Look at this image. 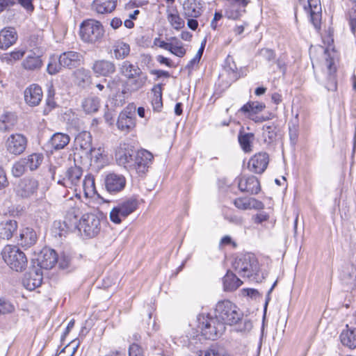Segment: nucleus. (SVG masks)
Returning a JSON list of instances; mask_svg holds the SVG:
<instances>
[{
  "label": "nucleus",
  "mask_w": 356,
  "mask_h": 356,
  "mask_svg": "<svg viewBox=\"0 0 356 356\" xmlns=\"http://www.w3.org/2000/svg\"><path fill=\"white\" fill-rule=\"evenodd\" d=\"M214 314L215 318L205 314L197 317V332L207 339L214 340L225 331V324H236L243 316L237 306L229 300L218 302Z\"/></svg>",
  "instance_id": "obj_1"
},
{
  "label": "nucleus",
  "mask_w": 356,
  "mask_h": 356,
  "mask_svg": "<svg viewBox=\"0 0 356 356\" xmlns=\"http://www.w3.org/2000/svg\"><path fill=\"white\" fill-rule=\"evenodd\" d=\"M1 254L4 262L12 270L22 272L26 269L28 264L27 258L17 246L6 245L2 249Z\"/></svg>",
  "instance_id": "obj_2"
},
{
  "label": "nucleus",
  "mask_w": 356,
  "mask_h": 356,
  "mask_svg": "<svg viewBox=\"0 0 356 356\" xmlns=\"http://www.w3.org/2000/svg\"><path fill=\"white\" fill-rule=\"evenodd\" d=\"M105 30L102 23L93 19L83 21L80 25L79 35L81 40L87 43L96 44L102 41Z\"/></svg>",
  "instance_id": "obj_3"
},
{
  "label": "nucleus",
  "mask_w": 356,
  "mask_h": 356,
  "mask_svg": "<svg viewBox=\"0 0 356 356\" xmlns=\"http://www.w3.org/2000/svg\"><path fill=\"white\" fill-rule=\"evenodd\" d=\"M234 268L237 273L243 277H250L256 275L259 270L257 259L251 254H247L236 259L234 263Z\"/></svg>",
  "instance_id": "obj_4"
},
{
  "label": "nucleus",
  "mask_w": 356,
  "mask_h": 356,
  "mask_svg": "<svg viewBox=\"0 0 356 356\" xmlns=\"http://www.w3.org/2000/svg\"><path fill=\"white\" fill-rule=\"evenodd\" d=\"M138 206V202L136 198L130 197L120 202L110 212L111 220L119 224L122 219L126 218L128 216L136 210Z\"/></svg>",
  "instance_id": "obj_5"
},
{
  "label": "nucleus",
  "mask_w": 356,
  "mask_h": 356,
  "mask_svg": "<svg viewBox=\"0 0 356 356\" xmlns=\"http://www.w3.org/2000/svg\"><path fill=\"white\" fill-rule=\"evenodd\" d=\"M76 228L79 231H83L86 236L92 238L99 233L101 230V221L96 215L86 213L82 216Z\"/></svg>",
  "instance_id": "obj_6"
},
{
  "label": "nucleus",
  "mask_w": 356,
  "mask_h": 356,
  "mask_svg": "<svg viewBox=\"0 0 356 356\" xmlns=\"http://www.w3.org/2000/svg\"><path fill=\"white\" fill-rule=\"evenodd\" d=\"M153 158L152 154L147 150L138 151L135 154L129 170H134L139 175H144L152 164Z\"/></svg>",
  "instance_id": "obj_7"
},
{
  "label": "nucleus",
  "mask_w": 356,
  "mask_h": 356,
  "mask_svg": "<svg viewBox=\"0 0 356 356\" xmlns=\"http://www.w3.org/2000/svg\"><path fill=\"white\" fill-rule=\"evenodd\" d=\"M27 146V138L21 134H11L5 142L7 152L15 156L22 154Z\"/></svg>",
  "instance_id": "obj_8"
},
{
  "label": "nucleus",
  "mask_w": 356,
  "mask_h": 356,
  "mask_svg": "<svg viewBox=\"0 0 356 356\" xmlns=\"http://www.w3.org/2000/svg\"><path fill=\"white\" fill-rule=\"evenodd\" d=\"M83 175L81 168L74 165L68 168L62 178L58 180V184L66 188H76L81 182Z\"/></svg>",
  "instance_id": "obj_9"
},
{
  "label": "nucleus",
  "mask_w": 356,
  "mask_h": 356,
  "mask_svg": "<svg viewBox=\"0 0 356 356\" xmlns=\"http://www.w3.org/2000/svg\"><path fill=\"white\" fill-rule=\"evenodd\" d=\"M136 152L134 147L127 143L120 144L115 152V160L120 165L129 170L133 163Z\"/></svg>",
  "instance_id": "obj_10"
},
{
  "label": "nucleus",
  "mask_w": 356,
  "mask_h": 356,
  "mask_svg": "<svg viewBox=\"0 0 356 356\" xmlns=\"http://www.w3.org/2000/svg\"><path fill=\"white\" fill-rule=\"evenodd\" d=\"M127 180L124 175L115 172L108 173L104 179L106 190L110 193H118L126 186Z\"/></svg>",
  "instance_id": "obj_11"
},
{
  "label": "nucleus",
  "mask_w": 356,
  "mask_h": 356,
  "mask_svg": "<svg viewBox=\"0 0 356 356\" xmlns=\"http://www.w3.org/2000/svg\"><path fill=\"white\" fill-rule=\"evenodd\" d=\"M39 182L36 179L25 177L19 181L16 187V193L18 196L28 198L37 192Z\"/></svg>",
  "instance_id": "obj_12"
},
{
  "label": "nucleus",
  "mask_w": 356,
  "mask_h": 356,
  "mask_svg": "<svg viewBox=\"0 0 356 356\" xmlns=\"http://www.w3.org/2000/svg\"><path fill=\"white\" fill-rule=\"evenodd\" d=\"M36 261L40 268H52L58 261L56 252L50 248H44L38 254Z\"/></svg>",
  "instance_id": "obj_13"
},
{
  "label": "nucleus",
  "mask_w": 356,
  "mask_h": 356,
  "mask_svg": "<svg viewBox=\"0 0 356 356\" xmlns=\"http://www.w3.org/2000/svg\"><path fill=\"white\" fill-rule=\"evenodd\" d=\"M43 92L38 84H31L24 91V98L26 104L30 106L39 105L42 99Z\"/></svg>",
  "instance_id": "obj_14"
},
{
  "label": "nucleus",
  "mask_w": 356,
  "mask_h": 356,
  "mask_svg": "<svg viewBox=\"0 0 356 356\" xmlns=\"http://www.w3.org/2000/svg\"><path fill=\"white\" fill-rule=\"evenodd\" d=\"M58 61L63 67L72 69L80 66L83 62V56L81 54L69 51L61 54Z\"/></svg>",
  "instance_id": "obj_15"
},
{
  "label": "nucleus",
  "mask_w": 356,
  "mask_h": 356,
  "mask_svg": "<svg viewBox=\"0 0 356 356\" xmlns=\"http://www.w3.org/2000/svg\"><path fill=\"white\" fill-rule=\"evenodd\" d=\"M269 162L268 155L265 152H260L252 156L248 162L250 171L261 174L266 169Z\"/></svg>",
  "instance_id": "obj_16"
},
{
  "label": "nucleus",
  "mask_w": 356,
  "mask_h": 356,
  "mask_svg": "<svg viewBox=\"0 0 356 356\" xmlns=\"http://www.w3.org/2000/svg\"><path fill=\"white\" fill-rule=\"evenodd\" d=\"M42 282V273L40 268H33L26 273L23 280L24 286L29 290L33 291L35 288L39 287Z\"/></svg>",
  "instance_id": "obj_17"
},
{
  "label": "nucleus",
  "mask_w": 356,
  "mask_h": 356,
  "mask_svg": "<svg viewBox=\"0 0 356 356\" xmlns=\"http://www.w3.org/2000/svg\"><path fill=\"white\" fill-rule=\"evenodd\" d=\"M204 2L202 0H185L183 3L185 17H199L203 11Z\"/></svg>",
  "instance_id": "obj_18"
},
{
  "label": "nucleus",
  "mask_w": 356,
  "mask_h": 356,
  "mask_svg": "<svg viewBox=\"0 0 356 356\" xmlns=\"http://www.w3.org/2000/svg\"><path fill=\"white\" fill-rule=\"evenodd\" d=\"M238 188L241 191L257 194L260 191L258 179L254 176L242 177L238 179Z\"/></svg>",
  "instance_id": "obj_19"
},
{
  "label": "nucleus",
  "mask_w": 356,
  "mask_h": 356,
  "mask_svg": "<svg viewBox=\"0 0 356 356\" xmlns=\"http://www.w3.org/2000/svg\"><path fill=\"white\" fill-rule=\"evenodd\" d=\"M92 69L97 76H108L115 72V66L110 60H97L94 62Z\"/></svg>",
  "instance_id": "obj_20"
},
{
  "label": "nucleus",
  "mask_w": 356,
  "mask_h": 356,
  "mask_svg": "<svg viewBox=\"0 0 356 356\" xmlns=\"http://www.w3.org/2000/svg\"><path fill=\"white\" fill-rule=\"evenodd\" d=\"M135 120L132 117L131 112L124 110L120 113L117 121V126L120 131L126 133L129 132L135 127Z\"/></svg>",
  "instance_id": "obj_21"
},
{
  "label": "nucleus",
  "mask_w": 356,
  "mask_h": 356,
  "mask_svg": "<svg viewBox=\"0 0 356 356\" xmlns=\"http://www.w3.org/2000/svg\"><path fill=\"white\" fill-rule=\"evenodd\" d=\"M17 39V34L15 29L8 27L0 32V48L6 49L13 45Z\"/></svg>",
  "instance_id": "obj_22"
},
{
  "label": "nucleus",
  "mask_w": 356,
  "mask_h": 356,
  "mask_svg": "<svg viewBox=\"0 0 356 356\" xmlns=\"http://www.w3.org/2000/svg\"><path fill=\"white\" fill-rule=\"evenodd\" d=\"M340 340L343 346L350 349H355L356 348V328L350 327L347 325L346 328L340 334Z\"/></svg>",
  "instance_id": "obj_23"
},
{
  "label": "nucleus",
  "mask_w": 356,
  "mask_h": 356,
  "mask_svg": "<svg viewBox=\"0 0 356 356\" xmlns=\"http://www.w3.org/2000/svg\"><path fill=\"white\" fill-rule=\"evenodd\" d=\"M117 5V0H94L93 9L99 14H106L113 12Z\"/></svg>",
  "instance_id": "obj_24"
},
{
  "label": "nucleus",
  "mask_w": 356,
  "mask_h": 356,
  "mask_svg": "<svg viewBox=\"0 0 356 356\" xmlns=\"http://www.w3.org/2000/svg\"><path fill=\"white\" fill-rule=\"evenodd\" d=\"M37 241L35 232L29 227H26L21 231L19 234V244L26 248H30Z\"/></svg>",
  "instance_id": "obj_25"
},
{
  "label": "nucleus",
  "mask_w": 356,
  "mask_h": 356,
  "mask_svg": "<svg viewBox=\"0 0 356 356\" xmlns=\"http://www.w3.org/2000/svg\"><path fill=\"white\" fill-rule=\"evenodd\" d=\"M70 137L68 134L57 132L53 134L49 140V144L55 150L64 149L70 143Z\"/></svg>",
  "instance_id": "obj_26"
},
{
  "label": "nucleus",
  "mask_w": 356,
  "mask_h": 356,
  "mask_svg": "<svg viewBox=\"0 0 356 356\" xmlns=\"http://www.w3.org/2000/svg\"><path fill=\"white\" fill-rule=\"evenodd\" d=\"M120 71L128 80H131L134 76H136L142 72V70L138 65H134L128 60H125L122 63Z\"/></svg>",
  "instance_id": "obj_27"
},
{
  "label": "nucleus",
  "mask_w": 356,
  "mask_h": 356,
  "mask_svg": "<svg viewBox=\"0 0 356 356\" xmlns=\"http://www.w3.org/2000/svg\"><path fill=\"white\" fill-rule=\"evenodd\" d=\"M100 106V100L97 97L88 96L84 98L81 103L83 111L87 114L97 112Z\"/></svg>",
  "instance_id": "obj_28"
},
{
  "label": "nucleus",
  "mask_w": 356,
  "mask_h": 356,
  "mask_svg": "<svg viewBox=\"0 0 356 356\" xmlns=\"http://www.w3.org/2000/svg\"><path fill=\"white\" fill-rule=\"evenodd\" d=\"M72 200L68 201V204L71 207L70 210L67 211L64 222L69 228H76L78 227L79 221L78 217L80 215L79 209L76 207H72L70 203Z\"/></svg>",
  "instance_id": "obj_29"
},
{
  "label": "nucleus",
  "mask_w": 356,
  "mask_h": 356,
  "mask_svg": "<svg viewBox=\"0 0 356 356\" xmlns=\"http://www.w3.org/2000/svg\"><path fill=\"white\" fill-rule=\"evenodd\" d=\"M242 284L243 282L232 273L228 272L223 277V286L225 291H234Z\"/></svg>",
  "instance_id": "obj_30"
},
{
  "label": "nucleus",
  "mask_w": 356,
  "mask_h": 356,
  "mask_svg": "<svg viewBox=\"0 0 356 356\" xmlns=\"http://www.w3.org/2000/svg\"><path fill=\"white\" fill-rule=\"evenodd\" d=\"M90 161L97 168H102L107 163V156L104 154V149L99 147L90 149Z\"/></svg>",
  "instance_id": "obj_31"
},
{
  "label": "nucleus",
  "mask_w": 356,
  "mask_h": 356,
  "mask_svg": "<svg viewBox=\"0 0 356 356\" xmlns=\"http://www.w3.org/2000/svg\"><path fill=\"white\" fill-rule=\"evenodd\" d=\"M168 40L169 47L168 51L178 57H183L186 54V51L180 40L175 37H172Z\"/></svg>",
  "instance_id": "obj_32"
},
{
  "label": "nucleus",
  "mask_w": 356,
  "mask_h": 356,
  "mask_svg": "<svg viewBox=\"0 0 356 356\" xmlns=\"http://www.w3.org/2000/svg\"><path fill=\"white\" fill-rule=\"evenodd\" d=\"M42 61L39 56H36L35 53L28 55L23 61V67L28 70H35L41 67Z\"/></svg>",
  "instance_id": "obj_33"
},
{
  "label": "nucleus",
  "mask_w": 356,
  "mask_h": 356,
  "mask_svg": "<svg viewBox=\"0 0 356 356\" xmlns=\"http://www.w3.org/2000/svg\"><path fill=\"white\" fill-rule=\"evenodd\" d=\"M152 92L153 93V97L152 99V105L153 106V109L155 111H160L163 107L162 85H155L152 89Z\"/></svg>",
  "instance_id": "obj_34"
},
{
  "label": "nucleus",
  "mask_w": 356,
  "mask_h": 356,
  "mask_svg": "<svg viewBox=\"0 0 356 356\" xmlns=\"http://www.w3.org/2000/svg\"><path fill=\"white\" fill-rule=\"evenodd\" d=\"M147 79V76L142 72L139 75L134 76L131 80H128L127 90L131 92L138 90L145 85Z\"/></svg>",
  "instance_id": "obj_35"
},
{
  "label": "nucleus",
  "mask_w": 356,
  "mask_h": 356,
  "mask_svg": "<svg viewBox=\"0 0 356 356\" xmlns=\"http://www.w3.org/2000/svg\"><path fill=\"white\" fill-rule=\"evenodd\" d=\"M114 56L117 59H123L129 54L130 47L122 41H117L113 46Z\"/></svg>",
  "instance_id": "obj_36"
},
{
  "label": "nucleus",
  "mask_w": 356,
  "mask_h": 356,
  "mask_svg": "<svg viewBox=\"0 0 356 356\" xmlns=\"http://www.w3.org/2000/svg\"><path fill=\"white\" fill-rule=\"evenodd\" d=\"M16 116L12 113H6L0 118V131H7L13 129L16 123Z\"/></svg>",
  "instance_id": "obj_37"
},
{
  "label": "nucleus",
  "mask_w": 356,
  "mask_h": 356,
  "mask_svg": "<svg viewBox=\"0 0 356 356\" xmlns=\"http://www.w3.org/2000/svg\"><path fill=\"white\" fill-rule=\"evenodd\" d=\"M232 4H236L239 6V8L236 10H234L233 8L234 6H233L232 8L229 10L228 12V17L233 19H238L243 13H245V7L248 3V0H227Z\"/></svg>",
  "instance_id": "obj_38"
},
{
  "label": "nucleus",
  "mask_w": 356,
  "mask_h": 356,
  "mask_svg": "<svg viewBox=\"0 0 356 356\" xmlns=\"http://www.w3.org/2000/svg\"><path fill=\"white\" fill-rule=\"evenodd\" d=\"M23 159L27 168L33 171L36 170L41 165L43 161V155L42 154L34 153Z\"/></svg>",
  "instance_id": "obj_39"
},
{
  "label": "nucleus",
  "mask_w": 356,
  "mask_h": 356,
  "mask_svg": "<svg viewBox=\"0 0 356 356\" xmlns=\"http://www.w3.org/2000/svg\"><path fill=\"white\" fill-rule=\"evenodd\" d=\"M325 58L324 65L325 66V67L327 69V73L330 76V79L333 82V86H332V88H330V89L334 90V89H336V83L334 81V73L336 72V66L334 65V60L332 58L330 57V56L329 54H327V50L325 51Z\"/></svg>",
  "instance_id": "obj_40"
},
{
  "label": "nucleus",
  "mask_w": 356,
  "mask_h": 356,
  "mask_svg": "<svg viewBox=\"0 0 356 356\" xmlns=\"http://www.w3.org/2000/svg\"><path fill=\"white\" fill-rule=\"evenodd\" d=\"M1 225L3 226L1 235L7 240L10 239L17 229V222L13 220H9L2 222Z\"/></svg>",
  "instance_id": "obj_41"
},
{
  "label": "nucleus",
  "mask_w": 356,
  "mask_h": 356,
  "mask_svg": "<svg viewBox=\"0 0 356 356\" xmlns=\"http://www.w3.org/2000/svg\"><path fill=\"white\" fill-rule=\"evenodd\" d=\"M83 188L85 196L87 197H92L95 194V179L92 175H88L85 177L83 181Z\"/></svg>",
  "instance_id": "obj_42"
},
{
  "label": "nucleus",
  "mask_w": 356,
  "mask_h": 356,
  "mask_svg": "<svg viewBox=\"0 0 356 356\" xmlns=\"http://www.w3.org/2000/svg\"><path fill=\"white\" fill-rule=\"evenodd\" d=\"M265 104L259 102H250L243 106L241 111L248 113L249 115L256 114L265 108Z\"/></svg>",
  "instance_id": "obj_43"
},
{
  "label": "nucleus",
  "mask_w": 356,
  "mask_h": 356,
  "mask_svg": "<svg viewBox=\"0 0 356 356\" xmlns=\"http://www.w3.org/2000/svg\"><path fill=\"white\" fill-rule=\"evenodd\" d=\"M254 138L252 134L248 133L238 136V142L243 150L245 152L252 151V142Z\"/></svg>",
  "instance_id": "obj_44"
},
{
  "label": "nucleus",
  "mask_w": 356,
  "mask_h": 356,
  "mask_svg": "<svg viewBox=\"0 0 356 356\" xmlns=\"http://www.w3.org/2000/svg\"><path fill=\"white\" fill-rule=\"evenodd\" d=\"M167 18L170 24L177 30H179L184 26V20L179 16L177 11L169 13Z\"/></svg>",
  "instance_id": "obj_45"
},
{
  "label": "nucleus",
  "mask_w": 356,
  "mask_h": 356,
  "mask_svg": "<svg viewBox=\"0 0 356 356\" xmlns=\"http://www.w3.org/2000/svg\"><path fill=\"white\" fill-rule=\"evenodd\" d=\"M76 143L80 148L84 150L90 149L91 137L89 133H82L76 138Z\"/></svg>",
  "instance_id": "obj_46"
},
{
  "label": "nucleus",
  "mask_w": 356,
  "mask_h": 356,
  "mask_svg": "<svg viewBox=\"0 0 356 356\" xmlns=\"http://www.w3.org/2000/svg\"><path fill=\"white\" fill-rule=\"evenodd\" d=\"M321 5H316L314 8H312V4H310V16L311 21L316 29L320 28V21L321 17Z\"/></svg>",
  "instance_id": "obj_47"
},
{
  "label": "nucleus",
  "mask_w": 356,
  "mask_h": 356,
  "mask_svg": "<svg viewBox=\"0 0 356 356\" xmlns=\"http://www.w3.org/2000/svg\"><path fill=\"white\" fill-rule=\"evenodd\" d=\"M15 310L14 305L8 299L0 298V314H7L13 312Z\"/></svg>",
  "instance_id": "obj_48"
},
{
  "label": "nucleus",
  "mask_w": 356,
  "mask_h": 356,
  "mask_svg": "<svg viewBox=\"0 0 356 356\" xmlns=\"http://www.w3.org/2000/svg\"><path fill=\"white\" fill-rule=\"evenodd\" d=\"M27 168L23 159L15 162L12 168V174L16 177H21Z\"/></svg>",
  "instance_id": "obj_49"
},
{
  "label": "nucleus",
  "mask_w": 356,
  "mask_h": 356,
  "mask_svg": "<svg viewBox=\"0 0 356 356\" xmlns=\"http://www.w3.org/2000/svg\"><path fill=\"white\" fill-rule=\"evenodd\" d=\"M261 58L270 65L275 62V54L270 49H262L259 52Z\"/></svg>",
  "instance_id": "obj_50"
},
{
  "label": "nucleus",
  "mask_w": 356,
  "mask_h": 356,
  "mask_svg": "<svg viewBox=\"0 0 356 356\" xmlns=\"http://www.w3.org/2000/svg\"><path fill=\"white\" fill-rule=\"evenodd\" d=\"M354 4L349 11V24L353 33L356 32V0H350Z\"/></svg>",
  "instance_id": "obj_51"
},
{
  "label": "nucleus",
  "mask_w": 356,
  "mask_h": 356,
  "mask_svg": "<svg viewBox=\"0 0 356 356\" xmlns=\"http://www.w3.org/2000/svg\"><path fill=\"white\" fill-rule=\"evenodd\" d=\"M234 204L241 210L250 209V197H238L234 200Z\"/></svg>",
  "instance_id": "obj_52"
},
{
  "label": "nucleus",
  "mask_w": 356,
  "mask_h": 356,
  "mask_svg": "<svg viewBox=\"0 0 356 356\" xmlns=\"http://www.w3.org/2000/svg\"><path fill=\"white\" fill-rule=\"evenodd\" d=\"M63 66L60 62H57L56 59H51L47 65V72L50 74H55L60 72Z\"/></svg>",
  "instance_id": "obj_53"
},
{
  "label": "nucleus",
  "mask_w": 356,
  "mask_h": 356,
  "mask_svg": "<svg viewBox=\"0 0 356 356\" xmlns=\"http://www.w3.org/2000/svg\"><path fill=\"white\" fill-rule=\"evenodd\" d=\"M129 356H144L143 349L136 343L129 346Z\"/></svg>",
  "instance_id": "obj_54"
},
{
  "label": "nucleus",
  "mask_w": 356,
  "mask_h": 356,
  "mask_svg": "<svg viewBox=\"0 0 356 356\" xmlns=\"http://www.w3.org/2000/svg\"><path fill=\"white\" fill-rule=\"evenodd\" d=\"M274 129V127L272 126H266L264 128V134L265 137H268L270 140H273L276 136V133Z\"/></svg>",
  "instance_id": "obj_55"
},
{
  "label": "nucleus",
  "mask_w": 356,
  "mask_h": 356,
  "mask_svg": "<svg viewBox=\"0 0 356 356\" xmlns=\"http://www.w3.org/2000/svg\"><path fill=\"white\" fill-rule=\"evenodd\" d=\"M8 184L6 173L0 166V190L6 188Z\"/></svg>",
  "instance_id": "obj_56"
},
{
  "label": "nucleus",
  "mask_w": 356,
  "mask_h": 356,
  "mask_svg": "<svg viewBox=\"0 0 356 356\" xmlns=\"http://www.w3.org/2000/svg\"><path fill=\"white\" fill-rule=\"evenodd\" d=\"M250 209H261L264 207L263 203L254 198L250 197Z\"/></svg>",
  "instance_id": "obj_57"
},
{
  "label": "nucleus",
  "mask_w": 356,
  "mask_h": 356,
  "mask_svg": "<svg viewBox=\"0 0 356 356\" xmlns=\"http://www.w3.org/2000/svg\"><path fill=\"white\" fill-rule=\"evenodd\" d=\"M187 19V26L193 31H195L198 26V22L196 17H185Z\"/></svg>",
  "instance_id": "obj_58"
},
{
  "label": "nucleus",
  "mask_w": 356,
  "mask_h": 356,
  "mask_svg": "<svg viewBox=\"0 0 356 356\" xmlns=\"http://www.w3.org/2000/svg\"><path fill=\"white\" fill-rule=\"evenodd\" d=\"M222 18V15L220 13L216 12L214 15L213 19L211 22V27L213 29H216L218 26V22Z\"/></svg>",
  "instance_id": "obj_59"
},
{
  "label": "nucleus",
  "mask_w": 356,
  "mask_h": 356,
  "mask_svg": "<svg viewBox=\"0 0 356 356\" xmlns=\"http://www.w3.org/2000/svg\"><path fill=\"white\" fill-rule=\"evenodd\" d=\"M154 45L158 46L160 48L168 50L169 47V42H166L163 40H161L160 38H156L154 40Z\"/></svg>",
  "instance_id": "obj_60"
},
{
  "label": "nucleus",
  "mask_w": 356,
  "mask_h": 356,
  "mask_svg": "<svg viewBox=\"0 0 356 356\" xmlns=\"http://www.w3.org/2000/svg\"><path fill=\"white\" fill-rule=\"evenodd\" d=\"M24 54H25V51L17 50V51H14L11 52L10 56L11 58H13V60H19L20 58H22L24 56Z\"/></svg>",
  "instance_id": "obj_61"
},
{
  "label": "nucleus",
  "mask_w": 356,
  "mask_h": 356,
  "mask_svg": "<svg viewBox=\"0 0 356 356\" xmlns=\"http://www.w3.org/2000/svg\"><path fill=\"white\" fill-rule=\"evenodd\" d=\"M19 3L24 8L28 10H32L33 9V6L32 4V0H17Z\"/></svg>",
  "instance_id": "obj_62"
},
{
  "label": "nucleus",
  "mask_w": 356,
  "mask_h": 356,
  "mask_svg": "<svg viewBox=\"0 0 356 356\" xmlns=\"http://www.w3.org/2000/svg\"><path fill=\"white\" fill-rule=\"evenodd\" d=\"M122 21L120 18H118V17L113 18L110 22V25L113 29H118L119 27H120L122 26Z\"/></svg>",
  "instance_id": "obj_63"
},
{
  "label": "nucleus",
  "mask_w": 356,
  "mask_h": 356,
  "mask_svg": "<svg viewBox=\"0 0 356 356\" xmlns=\"http://www.w3.org/2000/svg\"><path fill=\"white\" fill-rule=\"evenodd\" d=\"M204 356H229V355L222 351L210 350L205 353Z\"/></svg>",
  "instance_id": "obj_64"
}]
</instances>
